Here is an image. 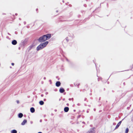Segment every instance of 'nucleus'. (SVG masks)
Wrapping results in <instances>:
<instances>
[{
  "mask_svg": "<svg viewBox=\"0 0 133 133\" xmlns=\"http://www.w3.org/2000/svg\"><path fill=\"white\" fill-rule=\"evenodd\" d=\"M30 111L32 113L34 112L35 111V109L33 107L31 108L30 109Z\"/></svg>",
  "mask_w": 133,
  "mask_h": 133,
  "instance_id": "12",
  "label": "nucleus"
},
{
  "mask_svg": "<svg viewBox=\"0 0 133 133\" xmlns=\"http://www.w3.org/2000/svg\"><path fill=\"white\" fill-rule=\"evenodd\" d=\"M11 133H17V131L15 130H14L11 131Z\"/></svg>",
  "mask_w": 133,
  "mask_h": 133,
  "instance_id": "14",
  "label": "nucleus"
},
{
  "mask_svg": "<svg viewBox=\"0 0 133 133\" xmlns=\"http://www.w3.org/2000/svg\"><path fill=\"white\" fill-rule=\"evenodd\" d=\"M48 41H46L43 43L41 44L43 48L45 47L46 45L48 44Z\"/></svg>",
  "mask_w": 133,
  "mask_h": 133,
  "instance_id": "3",
  "label": "nucleus"
},
{
  "mask_svg": "<svg viewBox=\"0 0 133 133\" xmlns=\"http://www.w3.org/2000/svg\"><path fill=\"white\" fill-rule=\"evenodd\" d=\"M48 41H46L43 43L41 44L43 48L45 47L46 45L48 44Z\"/></svg>",
  "mask_w": 133,
  "mask_h": 133,
  "instance_id": "4",
  "label": "nucleus"
},
{
  "mask_svg": "<svg viewBox=\"0 0 133 133\" xmlns=\"http://www.w3.org/2000/svg\"><path fill=\"white\" fill-rule=\"evenodd\" d=\"M56 85L57 87H58L60 85L61 83L59 81H57L56 83Z\"/></svg>",
  "mask_w": 133,
  "mask_h": 133,
  "instance_id": "6",
  "label": "nucleus"
},
{
  "mask_svg": "<svg viewBox=\"0 0 133 133\" xmlns=\"http://www.w3.org/2000/svg\"><path fill=\"white\" fill-rule=\"evenodd\" d=\"M69 109L68 107H65L64 108V110L65 112H67L68 111Z\"/></svg>",
  "mask_w": 133,
  "mask_h": 133,
  "instance_id": "7",
  "label": "nucleus"
},
{
  "mask_svg": "<svg viewBox=\"0 0 133 133\" xmlns=\"http://www.w3.org/2000/svg\"><path fill=\"white\" fill-rule=\"evenodd\" d=\"M38 133H42L41 132H38Z\"/></svg>",
  "mask_w": 133,
  "mask_h": 133,
  "instance_id": "21",
  "label": "nucleus"
},
{
  "mask_svg": "<svg viewBox=\"0 0 133 133\" xmlns=\"http://www.w3.org/2000/svg\"><path fill=\"white\" fill-rule=\"evenodd\" d=\"M1 65V64L0 63V65Z\"/></svg>",
  "mask_w": 133,
  "mask_h": 133,
  "instance_id": "24",
  "label": "nucleus"
},
{
  "mask_svg": "<svg viewBox=\"0 0 133 133\" xmlns=\"http://www.w3.org/2000/svg\"><path fill=\"white\" fill-rule=\"evenodd\" d=\"M74 85L75 86H77L79 87V86L80 85V83L77 82H76L74 83Z\"/></svg>",
  "mask_w": 133,
  "mask_h": 133,
  "instance_id": "8",
  "label": "nucleus"
},
{
  "mask_svg": "<svg viewBox=\"0 0 133 133\" xmlns=\"http://www.w3.org/2000/svg\"><path fill=\"white\" fill-rule=\"evenodd\" d=\"M121 121H120V122H119L117 124L116 126L115 129V130L116 129L118 128L119 127V126H120L121 124Z\"/></svg>",
  "mask_w": 133,
  "mask_h": 133,
  "instance_id": "5",
  "label": "nucleus"
},
{
  "mask_svg": "<svg viewBox=\"0 0 133 133\" xmlns=\"http://www.w3.org/2000/svg\"><path fill=\"white\" fill-rule=\"evenodd\" d=\"M43 48V47H42V46L40 44L39 45L37 48V50L38 51L40 50Z\"/></svg>",
  "mask_w": 133,
  "mask_h": 133,
  "instance_id": "2",
  "label": "nucleus"
},
{
  "mask_svg": "<svg viewBox=\"0 0 133 133\" xmlns=\"http://www.w3.org/2000/svg\"><path fill=\"white\" fill-rule=\"evenodd\" d=\"M87 133H93V131H88Z\"/></svg>",
  "mask_w": 133,
  "mask_h": 133,
  "instance_id": "17",
  "label": "nucleus"
},
{
  "mask_svg": "<svg viewBox=\"0 0 133 133\" xmlns=\"http://www.w3.org/2000/svg\"><path fill=\"white\" fill-rule=\"evenodd\" d=\"M16 102L17 103H19V101L18 100Z\"/></svg>",
  "mask_w": 133,
  "mask_h": 133,
  "instance_id": "18",
  "label": "nucleus"
},
{
  "mask_svg": "<svg viewBox=\"0 0 133 133\" xmlns=\"http://www.w3.org/2000/svg\"><path fill=\"white\" fill-rule=\"evenodd\" d=\"M27 122V120L26 119H24L22 123L21 124L22 125H24Z\"/></svg>",
  "mask_w": 133,
  "mask_h": 133,
  "instance_id": "11",
  "label": "nucleus"
},
{
  "mask_svg": "<svg viewBox=\"0 0 133 133\" xmlns=\"http://www.w3.org/2000/svg\"><path fill=\"white\" fill-rule=\"evenodd\" d=\"M11 65H12L14 66V63H11Z\"/></svg>",
  "mask_w": 133,
  "mask_h": 133,
  "instance_id": "19",
  "label": "nucleus"
},
{
  "mask_svg": "<svg viewBox=\"0 0 133 133\" xmlns=\"http://www.w3.org/2000/svg\"><path fill=\"white\" fill-rule=\"evenodd\" d=\"M12 43L14 45H15L17 43V42L16 40H14L12 41Z\"/></svg>",
  "mask_w": 133,
  "mask_h": 133,
  "instance_id": "10",
  "label": "nucleus"
},
{
  "mask_svg": "<svg viewBox=\"0 0 133 133\" xmlns=\"http://www.w3.org/2000/svg\"><path fill=\"white\" fill-rule=\"evenodd\" d=\"M66 105H67V106H69V104L68 103Z\"/></svg>",
  "mask_w": 133,
  "mask_h": 133,
  "instance_id": "20",
  "label": "nucleus"
},
{
  "mask_svg": "<svg viewBox=\"0 0 133 133\" xmlns=\"http://www.w3.org/2000/svg\"><path fill=\"white\" fill-rule=\"evenodd\" d=\"M23 116V114L21 113H20L18 114V117L19 118H21Z\"/></svg>",
  "mask_w": 133,
  "mask_h": 133,
  "instance_id": "13",
  "label": "nucleus"
},
{
  "mask_svg": "<svg viewBox=\"0 0 133 133\" xmlns=\"http://www.w3.org/2000/svg\"><path fill=\"white\" fill-rule=\"evenodd\" d=\"M85 86H86V87H88V86L87 85H85Z\"/></svg>",
  "mask_w": 133,
  "mask_h": 133,
  "instance_id": "22",
  "label": "nucleus"
},
{
  "mask_svg": "<svg viewBox=\"0 0 133 133\" xmlns=\"http://www.w3.org/2000/svg\"><path fill=\"white\" fill-rule=\"evenodd\" d=\"M59 92L61 93H63L64 92L65 90L63 88H61L59 90Z\"/></svg>",
  "mask_w": 133,
  "mask_h": 133,
  "instance_id": "9",
  "label": "nucleus"
},
{
  "mask_svg": "<svg viewBox=\"0 0 133 133\" xmlns=\"http://www.w3.org/2000/svg\"><path fill=\"white\" fill-rule=\"evenodd\" d=\"M51 34H49L44 35L40 37L38 39V41L40 42H43L49 39L51 37Z\"/></svg>",
  "mask_w": 133,
  "mask_h": 133,
  "instance_id": "1",
  "label": "nucleus"
},
{
  "mask_svg": "<svg viewBox=\"0 0 133 133\" xmlns=\"http://www.w3.org/2000/svg\"><path fill=\"white\" fill-rule=\"evenodd\" d=\"M129 130L128 128H127L125 130V133H128Z\"/></svg>",
  "mask_w": 133,
  "mask_h": 133,
  "instance_id": "16",
  "label": "nucleus"
},
{
  "mask_svg": "<svg viewBox=\"0 0 133 133\" xmlns=\"http://www.w3.org/2000/svg\"><path fill=\"white\" fill-rule=\"evenodd\" d=\"M39 103L41 105H43L44 104V102L43 101H41L39 102Z\"/></svg>",
  "mask_w": 133,
  "mask_h": 133,
  "instance_id": "15",
  "label": "nucleus"
},
{
  "mask_svg": "<svg viewBox=\"0 0 133 133\" xmlns=\"http://www.w3.org/2000/svg\"><path fill=\"white\" fill-rule=\"evenodd\" d=\"M30 46V47H31V48H32V46Z\"/></svg>",
  "mask_w": 133,
  "mask_h": 133,
  "instance_id": "23",
  "label": "nucleus"
}]
</instances>
